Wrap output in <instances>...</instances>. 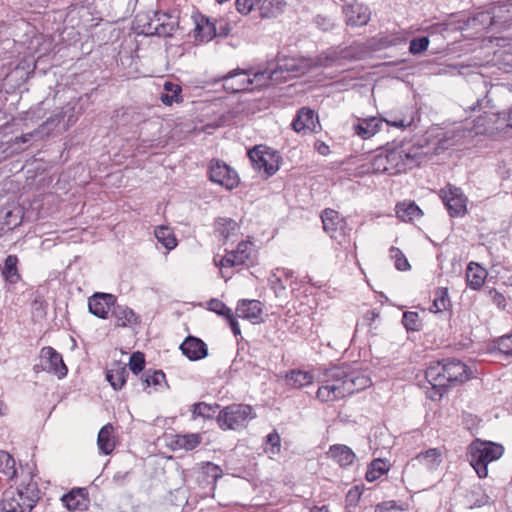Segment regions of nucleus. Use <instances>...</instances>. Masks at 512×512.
<instances>
[{
    "label": "nucleus",
    "instance_id": "nucleus-39",
    "mask_svg": "<svg viewBox=\"0 0 512 512\" xmlns=\"http://www.w3.org/2000/svg\"><path fill=\"white\" fill-rule=\"evenodd\" d=\"M450 306V299L447 288H438L435 293L430 311L433 313H439L445 311Z\"/></svg>",
    "mask_w": 512,
    "mask_h": 512
},
{
    "label": "nucleus",
    "instance_id": "nucleus-27",
    "mask_svg": "<svg viewBox=\"0 0 512 512\" xmlns=\"http://www.w3.org/2000/svg\"><path fill=\"white\" fill-rule=\"evenodd\" d=\"M328 454L341 467L352 465L356 458L355 453L348 446L342 444H335L331 446Z\"/></svg>",
    "mask_w": 512,
    "mask_h": 512
},
{
    "label": "nucleus",
    "instance_id": "nucleus-62",
    "mask_svg": "<svg viewBox=\"0 0 512 512\" xmlns=\"http://www.w3.org/2000/svg\"><path fill=\"white\" fill-rule=\"evenodd\" d=\"M503 119L506 121V126L512 129V105L507 113L503 112Z\"/></svg>",
    "mask_w": 512,
    "mask_h": 512
},
{
    "label": "nucleus",
    "instance_id": "nucleus-11",
    "mask_svg": "<svg viewBox=\"0 0 512 512\" xmlns=\"http://www.w3.org/2000/svg\"><path fill=\"white\" fill-rule=\"evenodd\" d=\"M254 245L250 241H241L235 250H231L221 257L219 260L214 257L216 266L223 268L240 266L246 264L252 256Z\"/></svg>",
    "mask_w": 512,
    "mask_h": 512
},
{
    "label": "nucleus",
    "instance_id": "nucleus-56",
    "mask_svg": "<svg viewBox=\"0 0 512 512\" xmlns=\"http://www.w3.org/2000/svg\"><path fill=\"white\" fill-rule=\"evenodd\" d=\"M362 492L358 486L351 488L347 495L346 501L350 506H356L361 498Z\"/></svg>",
    "mask_w": 512,
    "mask_h": 512
},
{
    "label": "nucleus",
    "instance_id": "nucleus-3",
    "mask_svg": "<svg viewBox=\"0 0 512 512\" xmlns=\"http://www.w3.org/2000/svg\"><path fill=\"white\" fill-rule=\"evenodd\" d=\"M425 378L431 384L428 397L440 400L447 391V387L463 383L469 379L467 366L457 359H443L430 363L425 371Z\"/></svg>",
    "mask_w": 512,
    "mask_h": 512
},
{
    "label": "nucleus",
    "instance_id": "nucleus-53",
    "mask_svg": "<svg viewBox=\"0 0 512 512\" xmlns=\"http://www.w3.org/2000/svg\"><path fill=\"white\" fill-rule=\"evenodd\" d=\"M261 0H236V8L241 14L247 15L252 11L254 6Z\"/></svg>",
    "mask_w": 512,
    "mask_h": 512
},
{
    "label": "nucleus",
    "instance_id": "nucleus-59",
    "mask_svg": "<svg viewBox=\"0 0 512 512\" xmlns=\"http://www.w3.org/2000/svg\"><path fill=\"white\" fill-rule=\"evenodd\" d=\"M38 133H40L39 130H35L33 132H29V133H26V134H23L19 137H16L14 139V143L15 144H21V143H27L29 142L35 135H37Z\"/></svg>",
    "mask_w": 512,
    "mask_h": 512
},
{
    "label": "nucleus",
    "instance_id": "nucleus-57",
    "mask_svg": "<svg viewBox=\"0 0 512 512\" xmlns=\"http://www.w3.org/2000/svg\"><path fill=\"white\" fill-rule=\"evenodd\" d=\"M489 294L497 307H499V308L505 307L506 300H505V297L500 292H498L496 289L495 290L492 289V290H490Z\"/></svg>",
    "mask_w": 512,
    "mask_h": 512
},
{
    "label": "nucleus",
    "instance_id": "nucleus-64",
    "mask_svg": "<svg viewBox=\"0 0 512 512\" xmlns=\"http://www.w3.org/2000/svg\"><path fill=\"white\" fill-rule=\"evenodd\" d=\"M312 512H330L326 506L314 507Z\"/></svg>",
    "mask_w": 512,
    "mask_h": 512
},
{
    "label": "nucleus",
    "instance_id": "nucleus-31",
    "mask_svg": "<svg viewBox=\"0 0 512 512\" xmlns=\"http://www.w3.org/2000/svg\"><path fill=\"white\" fill-rule=\"evenodd\" d=\"M215 230L225 241H228L237 236L239 225L234 219L218 218L215 222Z\"/></svg>",
    "mask_w": 512,
    "mask_h": 512
},
{
    "label": "nucleus",
    "instance_id": "nucleus-22",
    "mask_svg": "<svg viewBox=\"0 0 512 512\" xmlns=\"http://www.w3.org/2000/svg\"><path fill=\"white\" fill-rule=\"evenodd\" d=\"M479 16L487 18L490 26H505L512 20V4L497 5L491 9L490 13H481Z\"/></svg>",
    "mask_w": 512,
    "mask_h": 512
},
{
    "label": "nucleus",
    "instance_id": "nucleus-36",
    "mask_svg": "<svg viewBox=\"0 0 512 512\" xmlns=\"http://www.w3.org/2000/svg\"><path fill=\"white\" fill-rule=\"evenodd\" d=\"M285 5V0H263L260 5V14L263 18L276 17L283 12Z\"/></svg>",
    "mask_w": 512,
    "mask_h": 512
},
{
    "label": "nucleus",
    "instance_id": "nucleus-51",
    "mask_svg": "<svg viewBox=\"0 0 512 512\" xmlns=\"http://www.w3.org/2000/svg\"><path fill=\"white\" fill-rule=\"evenodd\" d=\"M497 346L501 353L512 356V334L500 337Z\"/></svg>",
    "mask_w": 512,
    "mask_h": 512
},
{
    "label": "nucleus",
    "instance_id": "nucleus-23",
    "mask_svg": "<svg viewBox=\"0 0 512 512\" xmlns=\"http://www.w3.org/2000/svg\"><path fill=\"white\" fill-rule=\"evenodd\" d=\"M195 24V39L201 42H209L216 37V28L214 27V21L210 18L198 15L194 18Z\"/></svg>",
    "mask_w": 512,
    "mask_h": 512
},
{
    "label": "nucleus",
    "instance_id": "nucleus-8",
    "mask_svg": "<svg viewBox=\"0 0 512 512\" xmlns=\"http://www.w3.org/2000/svg\"><path fill=\"white\" fill-rule=\"evenodd\" d=\"M248 156L253 168L265 178L274 175L279 170L280 156L264 145L250 149Z\"/></svg>",
    "mask_w": 512,
    "mask_h": 512
},
{
    "label": "nucleus",
    "instance_id": "nucleus-38",
    "mask_svg": "<svg viewBox=\"0 0 512 512\" xmlns=\"http://www.w3.org/2000/svg\"><path fill=\"white\" fill-rule=\"evenodd\" d=\"M15 459L6 451H0V473L12 480L17 473Z\"/></svg>",
    "mask_w": 512,
    "mask_h": 512
},
{
    "label": "nucleus",
    "instance_id": "nucleus-10",
    "mask_svg": "<svg viewBox=\"0 0 512 512\" xmlns=\"http://www.w3.org/2000/svg\"><path fill=\"white\" fill-rule=\"evenodd\" d=\"M440 196L451 217H463L467 213L468 198L460 188L449 184L441 189Z\"/></svg>",
    "mask_w": 512,
    "mask_h": 512
},
{
    "label": "nucleus",
    "instance_id": "nucleus-5",
    "mask_svg": "<svg viewBox=\"0 0 512 512\" xmlns=\"http://www.w3.org/2000/svg\"><path fill=\"white\" fill-rule=\"evenodd\" d=\"M504 454V447L495 442L481 439L473 440L468 446L467 459L479 478L488 476V465L500 459Z\"/></svg>",
    "mask_w": 512,
    "mask_h": 512
},
{
    "label": "nucleus",
    "instance_id": "nucleus-6",
    "mask_svg": "<svg viewBox=\"0 0 512 512\" xmlns=\"http://www.w3.org/2000/svg\"><path fill=\"white\" fill-rule=\"evenodd\" d=\"M39 500V489L33 481L15 491L6 492L2 501L5 512H31Z\"/></svg>",
    "mask_w": 512,
    "mask_h": 512
},
{
    "label": "nucleus",
    "instance_id": "nucleus-13",
    "mask_svg": "<svg viewBox=\"0 0 512 512\" xmlns=\"http://www.w3.org/2000/svg\"><path fill=\"white\" fill-rule=\"evenodd\" d=\"M75 107L66 105L62 111L48 118L41 126V133L49 135L53 131L64 132L77 121L73 114Z\"/></svg>",
    "mask_w": 512,
    "mask_h": 512
},
{
    "label": "nucleus",
    "instance_id": "nucleus-50",
    "mask_svg": "<svg viewBox=\"0 0 512 512\" xmlns=\"http://www.w3.org/2000/svg\"><path fill=\"white\" fill-rule=\"evenodd\" d=\"M266 444L270 446L269 451L272 454H276L280 451L281 438L277 431L269 433L266 437Z\"/></svg>",
    "mask_w": 512,
    "mask_h": 512
},
{
    "label": "nucleus",
    "instance_id": "nucleus-14",
    "mask_svg": "<svg viewBox=\"0 0 512 512\" xmlns=\"http://www.w3.org/2000/svg\"><path fill=\"white\" fill-rule=\"evenodd\" d=\"M209 178L212 182L229 190L235 188L239 183V177L236 171L218 160L211 163L209 167Z\"/></svg>",
    "mask_w": 512,
    "mask_h": 512
},
{
    "label": "nucleus",
    "instance_id": "nucleus-1",
    "mask_svg": "<svg viewBox=\"0 0 512 512\" xmlns=\"http://www.w3.org/2000/svg\"><path fill=\"white\" fill-rule=\"evenodd\" d=\"M329 59H296L287 58L278 61L271 67L258 71L251 77L246 70H234L222 78L223 87L231 93L254 91L270 83H281L291 78L299 77L311 71L316 66H327Z\"/></svg>",
    "mask_w": 512,
    "mask_h": 512
},
{
    "label": "nucleus",
    "instance_id": "nucleus-20",
    "mask_svg": "<svg viewBox=\"0 0 512 512\" xmlns=\"http://www.w3.org/2000/svg\"><path fill=\"white\" fill-rule=\"evenodd\" d=\"M180 349L191 361H197L208 356L207 344L194 336H188L180 345Z\"/></svg>",
    "mask_w": 512,
    "mask_h": 512
},
{
    "label": "nucleus",
    "instance_id": "nucleus-28",
    "mask_svg": "<svg viewBox=\"0 0 512 512\" xmlns=\"http://www.w3.org/2000/svg\"><path fill=\"white\" fill-rule=\"evenodd\" d=\"M113 426L108 423L104 425L99 433L97 438V445L100 453L104 455H109L115 448V441L113 437Z\"/></svg>",
    "mask_w": 512,
    "mask_h": 512
},
{
    "label": "nucleus",
    "instance_id": "nucleus-54",
    "mask_svg": "<svg viewBox=\"0 0 512 512\" xmlns=\"http://www.w3.org/2000/svg\"><path fill=\"white\" fill-rule=\"evenodd\" d=\"M165 380V374L161 370L153 371L151 374H145V382L148 386L160 385Z\"/></svg>",
    "mask_w": 512,
    "mask_h": 512
},
{
    "label": "nucleus",
    "instance_id": "nucleus-30",
    "mask_svg": "<svg viewBox=\"0 0 512 512\" xmlns=\"http://www.w3.org/2000/svg\"><path fill=\"white\" fill-rule=\"evenodd\" d=\"M415 460H417L427 470L434 471L442 463V453L437 448H430L425 452L419 453Z\"/></svg>",
    "mask_w": 512,
    "mask_h": 512
},
{
    "label": "nucleus",
    "instance_id": "nucleus-12",
    "mask_svg": "<svg viewBox=\"0 0 512 512\" xmlns=\"http://www.w3.org/2000/svg\"><path fill=\"white\" fill-rule=\"evenodd\" d=\"M39 360V366L43 371L52 373L59 379L67 375L68 369L62 359V356L54 348L49 346L42 348Z\"/></svg>",
    "mask_w": 512,
    "mask_h": 512
},
{
    "label": "nucleus",
    "instance_id": "nucleus-42",
    "mask_svg": "<svg viewBox=\"0 0 512 512\" xmlns=\"http://www.w3.org/2000/svg\"><path fill=\"white\" fill-rule=\"evenodd\" d=\"M219 408L218 404H207L205 402H200L197 404H194L193 406V416L194 417H202V418H212L215 413L217 412V409Z\"/></svg>",
    "mask_w": 512,
    "mask_h": 512
},
{
    "label": "nucleus",
    "instance_id": "nucleus-48",
    "mask_svg": "<svg viewBox=\"0 0 512 512\" xmlns=\"http://www.w3.org/2000/svg\"><path fill=\"white\" fill-rule=\"evenodd\" d=\"M429 39L428 37L414 38L410 41L409 51L413 55L420 54L428 49Z\"/></svg>",
    "mask_w": 512,
    "mask_h": 512
},
{
    "label": "nucleus",
    "instance_id": "nucleus-7",
    "mask_svg": "<svg viewBox=\"0 0 512 512\" xmlns=\"http://www.w3.org/2000/svg\"><path fill=\"white\" fill-rule=\"evenodd\" d=\"M257 414L247 404H231L224 407L217 416V423L222 430H240L247 427Z\"/></svg>",
    "mask_w": 512,
    "mask_h": 512
},
{
    "label": "nucleus",
    "instance_id": "nucleus-37",
    "mask_svg": "<svg viewBox=\"0 0 512 512\" xmlns=\"http://www.w3.org/2000/svg\"><path fill=\"white\" fill-rule=\"evenodd\" d=\"M155 237L166 249L172 250L177 246V240L168 226H159L154 231Z\"/></svg>",
    "mask_w": 512,
    "mask_h": 512
},
{
    "label": "nucleus",
    "instance_id": "nucleus-63",
    "mask_svg": "<svg viewBox=\"0 0 512 512\" xmlns=\"http://www.w3.org/2000/svg\"><path fill=\"white\" fill-rule=\"evenodd\" d=\"M488 502H489V497H488L487 495H485V494H484V495H482V497H481L480 499H477V500L473 503V505H474L475 507H482V506H484V505L488 504Z\"/></svg>",
    "mask_w": 512,
    "mask_h": 512
},
{
    "label": "nucleus",
    "instance_id": "nucleus-16",
    "mask_svg": "<svg viewBox=\"0 0 512 512\" xmlns=\"http://www.w3.org/2000/svg\"><path fill=\"white\" fill-rule=\"evenodd\" d=\"M323 228L333 239H340L345 235L346 222L340 214L332 209H325L321 214Z\"/></svg>",
    "mask_w": 512,
    "mask_h": 512
},
{
    "label": "nucleus",
    "instance_id": "nucleus-43",
    "mask_svg": "<svg viewBox=\"0 0 512 512\" xmlns=\"http://www.w3.org/2000/svg\"><path fill=\"white\" fill-rule=\"evenodd\" d=\"M390 257L394 260V265L397 270L399 271H408L410 270L411 266L403 254V252L396 247H391L390 249Z\"/></svg>",
    "mask_w": 512,
    "mask_h": 512
},
{
    "label": "nucleus",
    "instance_id": "nucleus-19",
    "mask_svg": "<svg viewBox=\"0 0 512 512\" xmlns=\"http://www.w3.org/2000/svg\"><path fill=\"white\" fill-rule=\"evenodd\" d=\"M346 23L350 26H364L370 18L369 8L361 3H353L343 7Z\"/></svg>",
    "mask_w": 512,
    "mask_h": 512
},
{
    "label": "nucleus",
    "instance_id": "nucleus-41",
    "mask_svg": "<svg viewBox=\"0 0 512 512\" xmlns=\"http://www.w3.org/2000/svg\"><path fill=\"white\" fill-rule=\"evenodd\" d=\"M387 471V463L382 459H375L371 462L370 467L366 472V480L369 482H373L380 478Z\"/></svg>",
    "mask_w": 512,
    "mask_h": 512
},
{
    "label": "nucleus",
    "instance_id": "nucleus-60",
    "mask_svg": "<svg viewBox=\"0 0 512 512\" xmlns=\"http://www.w3.org/2000/svg\"><path fill=\"white\" fill-rule=\"evenodd\" d=\"M229 326L235 336H238L241 334L240 326L237 320L235 319L234 315H231L227 318Z\"/></svg>",
    "mask_w": 512,
    "mask_h": 512
},
{
    "label": "nucleus",
    "instance_id": "nucleus-52",
    "mask_svg": "<svg viewBox=\"0 0 512 512\" xmlns=\"http://www.w3.org/2000/svg\"><path fill=\"white\" fill-rule=\"evenodd\" d=\"M383 122H386L388 125L396 127V128H406L412 125L413 118H406V117H394L390 119H385Z\"/></svg>",
    "mask_w": 512,
    "mask_h": 512
},
{
    "label": "nucleus",
    "instance_id": "nucleus-40",
    "mask_svg": "<svg viewBox=\"0 0 512 512\" xmlns=\"http://www.w3.org/2000/svg\"><path fill=\"white\" fill-rule=\"evenodd\" d=\"M200 444V437L197 434L176 436L173 445L175 449L193 450Z\"/></svg>",
    "mask_w": 512,
    "mask_h": 512
},
{
    "label": "nucleus",
    "instance_id": "nucleus-45",
    "mask_svg": "<svg viewBox=\"0 0 512 512\" xmlns=\"http://www.w3.org/2000/svg\"><path fill=\"white\" fill-rule=\"evenodd\" d=\"M402 323L410 331H418L421 326L418 313L413 311L404 312Z\"/></svg>",
    "mask_w": 512,
    "mask_h": 512
},
{
    "label": "nucleus",
    "instance_id": "nucleus-29",
    "mask_svg": "<svg viewBox=\"0 0 512 512\" xmlns=\"http://www.w3.org/2000/svg\"><path fill=\"white\" fill-rule=\"evenodd\" d=\"M487 272L480 265L471 262L466 271V281L467 285L474 290H478L484 284L486 279Z\"/></svg>",
    "mask_w": 512,
    "mask_h": 512
},
{
    "label": "nucleus",
    "instance_id": "nucleus-9",
    "mask_svg": "<svg viewBox=\"0 0 512 512\" xmlns=\"http://www.w3.org/2000/svg\"><path fill=\"white\" fill-rule=\"evenodd\" d=\"M179 27L175 16L155 12L153 18H148L140 29V33L146 35H158L162 37H171Z\"/></svg>",
    "mask_w": 512,
    "mask_h": 512
},
{
    "label": "nucleus",
    "instance_id": "nucleus-49",
    "mask_svg": "<svg viewBox=\"0 0 512 512\" xmlns=\"http://www.w3.org/2000/svg\"><path fill=\"white\" fill-rule=\"evenodd\" d=\"M210 310L216 312L219 315L225 316L226 319L233 315L232 310L227 307L222 301L218 299H212L209 302Z\"/></svg>",
    "mask_w": 512,
    "mask_h": 512
},
{
    "label": "nucleus",
    "instance_id": "nucleus-32",
    "mask_svg": "<svg viewBox=\"0 0 512 512\" xmlns=\"http://www.w3.org/2000/svg\"><path fill=\"white\" fill-rule=\"evenodd\" d=\"M396 216L404 222L413 221L422 216L421 209L414 202H402L396 205Z\"/></svg>",
    "mask_w": 512,
    "mask_h": 512
},
{
    "label": "nucleus",
    "instance_id": "nucleus-47",
    "mask_svg": "<svg viewBox=\"0 0 512 512\" xmlns=\"http://www.w3.org/2000/svg\"><path fill=\"white\" fill-rule=\"evenodd\" d=\"M129 369L134 373L138 374L145 367L144 354L141 352H134L129 359Z\"/></svg>",
    "mask_w": 512,
    "mask_h": 512
},
{
    "label": "nucleus",
    "instance_id": "nucleus-26",
    "mask_svg": "<svg viewBox=\"0 0 512 512\" xmlns=\"http://www.w3.org/2000/svg\"><path fill=\"white\" fill-rule=\"evenodd\" d=\"M128 376V369L126 365L115 362L111 365V368L107 370L106 379L111 384V386L118 390L121 389L126 383V379Z\"/></svg>",
    "mask_w": 512,
    "mask_h": 512
},
{
    "label": "nucleus",
    "instance_id": "nucleus-25",
    "mask_svg": "<svg viewBox=\"0 0 512 512\" xmlns=\"http://www.w3.org/2000/svg\"><path fill=\"white\" fill-rule=\"evenodd\" d=\"M63 505L70 511L86 509V493L84 488L72 489L61 498Z\"/></svg>",
    "mask_w": 512,
    "mask_h": 512
},
{
    "label": "nucleus",
    "instance_id": "nucleus-2",
    "mask_svg": "<svg viewBox=\"0 0 512 512\" xmlns=\"http://www.w3.org/2000/svg\"><path fill=\"white\" fill-rule=\"evenodd\" d=\"M317 382L320 386L316 398L322 403L341 400L372 385L370 376L365 372L339 366L325 369Z\"/></svg>",
    "mask_w": 512,
    "mask_h": 512
},
{
    "label": "nucleus",
    "instance_id": "nucleus-18",
    "mask_svg": "<svg viewBox=\"0 0 512 512\" xmlns=\"http://www.w3.org/2000/svg\"><path fill=\"white\" fill-rule=\"evenodd\" d=\"M111 317L114 319L115 327H133L140 323V316L127 305L118 304L117 300L111 309Z\"/></svg>",
    "mask_w": 512,
    "mask_h": 512
},
{
    "label": "nucleus",
    "instance_id": "nucleus-4",
    "mask_svg": "<svg viewBox=\"0 0 512 512\" xmlns=\"http://www.w3.org/2000/svg\"><path fill=\"white\" fill-rule=\"evenodd\" d=\"M424 155L420 147L399 145L386 153L373 157L371 170L374 173L396 175L418 166Z\"/></svg>",
    "mask_w": 512,
    "mask_h": 512
},
{
    "label": "nucleus",
    "instance_id": "nucleus-24",
    "mask_svg": "<svg viewBox=\"0 0 512 512\" xmlns=\"http://www.w3.org/2000/svg\"><path fill=\"white\" fill-rule=\"evenodd\" d=\"M382 124L383 119L377 117L359 119L353 125V130L356 135L366 140L373 137L380 130Z\"/></svg>",
    "mask_w": 512,
    "mask_h": 512
},
{
    "label": "nucleus",
    "instance_id": "nucleus-21",
    "mask_svg": "<svg viewBox=\"0 0 512 512\" xmlns=\"http://www.w3.org/2000/svg\"><path fill=\"white\" fill-rule=\"evenodd\" d=\"M262 304L258 300L243 299L238 302L236 307V314L242 319L251 321L252 323H259L262 321Z\"/></svg>",
    "mask_w": 512,
    "mask_h": 512
},
{
    "label": "nucleus",
    "instance_id": "nucleus-17",
    "mask_svg": "<svg viewBox=\"0 0 512 512\" xmlns=\"http://www.w3.org/2000/svg\"><path fill=\"white\" fill-rule=\"evenodd\" d=\"M292 127L298 133L307 134L317 132L320 124L315 112L303 107L298 111L297 116L293 120Z\"/></svg>",
    "mask_w": 512,
    "mask_h": 512
},
{
    "label": "nucleus",
    "instance_id": "nucleus-35",
    "mask_svg": "<svg viewBox=\"0 0 512 512\" xmlns=\"http://www.w3.org/2000/svg\"><path fill=\"white\" fill-rule=\"evenodd\" d=\"M287 382L293 388H303L313 383L314 377L310 372L291 370L287 376Z\"/></svg>",
    "mask_w": 512,
    "mask_h": 512
},
{
    "label": "nucleus",
    "instance_id": "nucleus-46",
    "mask_svg": "<svg viewBox=\"0 0 512 512\" xmlns=\"http://www.w3.org/2000/svg\"><path fill=\"white\" fill-rule=\"evenodd\" d=\"M202 474L211 479V483L215 484L216 481L222 476V469L211 462H207L202 466Z\"/></svg>",
    "mask_w": 512,
    "mask_h": 512
},
{
    "label": "nucleus",
    "instance_id": "nucleus-33",
    "mask_svg": "<svg viewBox=\"0 0 512 512\" xmlns=\"http://www.w3.org/2000/svg\"><path fill=\"white\" fill-rule=\"evenodd\" d=\"M182 88L180 85L173 82H165L164 92L160 96L163 104L171 106L174 103L182 102Z\"/></svg>",
    "mask_w": 512,
    "mask_h": 512
},
{
    "label": "nucleus",
    "instance_id": "nucleus-58",
    "mask_svg": "<svg viewBox=\"0 0 512 512\" xmlns=\"http://www.w3.org/2000/svg\"><path fill=\"white\" fill-rule=\"evenodd\" d=\"M276 270L282 276L283 281L291 280L290 287L292 290H294L295 289V287L293 286L294 281L292 280L293 274H294L293 271L286 269V268H276Z\"/></svg>",
    "mask_w": 512,
    "mask_h": 512
},
{
    "label": "nucleus",
    "instance_id": "nucleus-61",
    "mask_svg": "<svg viewBox=\"0 0 512 512\" xmlns=\"http://www.w3.org/2000/svg\"><path fill=\"white\" fill-rule=\"evenodd\" d=\"M315 148L319 152V154L324 155V156L329 154V152H330L329 146L327 144H325L324 142H317L315 144Z\"/></svg>",
    "mask_w": 512,
    "mask_h": 512
},
{
    "label": "nucleus",
    "instance_id": "nucleus-15",
    "mask_svg": "<svg viewBox=\"0 0 512 512\" xmlns=\"http://www.w3.org/2000/svg\"><path fill=\"white\" fill-rule=\"evenodd\" d=\"M116 300L113 294L96 292L88 298V310L92 315L106 319Z\"/></svg>",
    "mask_w": 512,
    "mask_h": 512
},
{
    "label": "nucleus",
    "instance_id": "nucleus-55",
    "mask_svg": "<svg viewBox=\"0 0 512 512\" xmlns=\"http://www.w3.org/2000/svg\"><path fill=\"white\" fill-rule=\"evenodd\" d=\"M214 27L216 28V37H226L230 33V25L224 19L214 20Z\"/></svg>",
    "mask_w": 512,
    "mask_h": 512
},
{
    "label": "nucleus",
    "instance_id": "nucleus-44",
    "mask_svg": "<svg viewBox=\"0 0 512 512\" xmlns=\"http://www.w3.org/2000/svg\"><path fill=\"white\" fill-rule=\"evenodd\" d=\"M271 289L275 292L277 297L282 296L286 291V285L282 279V276L275 269L268 278Z\"/></svg>",
    "mask_w": 512,
    "mask_h": 512
},
{
    "label": "nucleus",
    "instance_id": "nucleus-34",
    "mask_svg": "<svg viewBox=\"0 0 512 512\" xmlns=\"http://www.w3.org/2000/svg\"><path fill=\"white\" fill-rule=\"evenodd\" d=\"M18 257L16 255H8L5 259L4 266L2 268V276L5 281L15 284L20 280V274L18 272Z\"/></svg>",
    "mask_w": 512,
    "mask_h": 512
}]
</instances>
